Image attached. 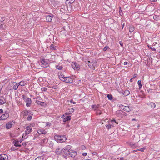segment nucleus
<instances>
[{"label":"nucleus","mask_w":160,"mask_h":160,"mask_svg":"<svg viewBox=\"0 0 160 160\" xmlns=\"http://www.w3.org/2000/svg\"><path fill=\"white\" fill-rule=\"evenodd\" d=\"M147 105L149 106L152 108H154L156 107L155 104L153 102L148 103Z\"/></svg>","instance_id":"22"},{"label":"nucleus","mask_w":160,"mask_h":160,"mask_svg":"<svg viewBox=\"0 0 160 160\" xmlns=\"http://www.w3.org/2000/svg\"><path fill=\"white\" fill-rule=\"evenodd\" d=\"M119 160H124V158L123 157H121Z\"/></svg>","instance_id":"61"},{"label":"nucleus","mask_w":160,"mask_h":160,"mask_svg":"<svg viewBox=\"0 0 160 160\" xmlns=\"http://www.w3.org/2000/svg\"><path fill=\"white\" fill-rule=\"evenodd\" d=\"M26 130L25 132V135L28 134L30 132L32 131V128H29V127H26Z\"/></svg>","instance_id":"15"},{"label":"nucleus","mask_w":160,"mask_h":160,"mask_svg":"<svg viewBox=\"0 0 160 160\" xmlns=\"http://www.w3.org/2000/svg\"><path fill=\"white\" fill-rule=\"evenodd\" d=\"M11 151H14L16 150V149L14 147H12L10 149Z\"/></svg>","instance_id":"49"},{"label":"nucleus","mask_w":160,"mask_h":160,"mask_svg":"<svg viewBox=\"0 0 160 160\" xmlns=\"http://www.w3.org/2000/svg\"><path fill=\"white\" fill-rule=\"evenodd\" d=\"M123 107V110L128 112H129L130 111L131 109L129 106H125V107Z\"/></svg>","instance_id":"24"},{"label":"nucleus","mask_w":160,"mask_h":160,"mask_svg":"<svg viewBox=\"0 0 160 160\" xmlns=\"http://www.w3.org/2000/svg\"><path fill=\"white\" fill-rule=\"evenodd\" d=\"M71 65L73 68L75 70H78L80 69V66L76 62H73L71 63Z\"/></svg>","instance_id":"5"},{"label":"nucleus","mask_w":160,"mask_h":160,"mask_svg":"<svg viewBox=\"0 0 160 160\" xmlns=\"http://www.w3.org/2000/svg\"><path fill=\"white\" fill-rule=\"evenodd\" d=\"M82 155L83 156H86L87 155V153L86 152H84L82 153Z\"/></svg>","instance_id":"56"},{"label":"nucleus","mask_w":160,"mask_h":160,"mask_svg":"<svg viewBox=\"0 0 160 160\" xmlns=\"http://www.w3.org/2000/svg\"><path fill=\"white\" fill-rule=\"evenodd\" d=\"M26 103V106L27 107H30L32 104V100L31 98H27L26 100H25L24 101Z\"/></svg>","instance_id":"7"},{"label":"nucleus","mask_w":160,"mask_h":160,"mask_svg":"<svg viewBox=\"0 0 160 160\" xmlns=\"http://www.w3.org/2000/svg\"><path fill=\"white\" fill-rule=\"evenodd\" d=\"M70 102H72L74 104H75L76 103L75 102H73V100H72V99L70 100Z\"/></svg>","instance_id":"53"},{"label":"nucleus","mask_w":160,"mask_h":160,"mask_svg":"<svg viewBox=\"0 0 160 160\" xmlns=\"http://www.w3.org/2000/svg\"><path fill=\"white\" fill-rule=\"evenodd\" d=\"M106 121H108V119H102V121H101V123H102V124H103L104 123H105V122Z\"/></svg>","instance_id":"41"},{"label":"nucleus","mask_w":160,"mask_h":160,"mask_svg":"<svg viewBox=\"0 0 160 160\" xmlns=\"http://www.w3.org/2000/svg\"><path fill=\"white\" fill-rule=\"evenodd\" d=\"M108 48H109V47H108L106 46L103 49V50L104 51H105L106 50H108Z\"/></svg>","instance_id":"48"},{"label":"nucleus","mask_w":160,"mask_h":160,"mask_svg":"<svg viewBox=\"0 0 160 160\" xmlns=\"http://www.w3.org/2000/svg\"><path fill=\"white\" fill-rule=\"evenodd\" d=\"M41 66L44 68H47L49 66V64L47 60L42 59L40 62Z\"/></svg>","instance_id":"4"},{"label":"nucleus","mask_w":160,"mask_h":160,"mask_svg":"<svg viewBox=\"0 0 160 160\" xmlns=\"http://www.w3.org/2000/svg\"><path fill=\"white\" fill-rule=\"evenodd\" d=\"M22 113L24 116H27L28 115V110H24L22 111Z\"/></svg>","instance_id":"28"},{"label":"nucleus","mask_w":160,"mask_h":160,"mask_svg":"<svg viewBox=\"0 0 160 160\" xmlns=\"http://www.w3.org/2000/svg\"><path fill=\"white\" fill-rule=\"evenodd\" d=\"M128 63V62H124L123 64L124 65H127Z\"/></svg>","instance_id":"57"},{"label":"nucleus","mask_w":160,"mask_h":160,"mask_svg":"<svg viewBox=\"0 0 160 160\" xmlns=\"http://www.w3.org/2000/svg\"><path fill=\"white\" fill-rule=\"evenodd\" d=\"M21 97L23 99L24 101H25V100H26V98H27V97L24 95H22Z\"/></svg>","instance_id":"46"},{"label":"nucleus","mask_w":160,"mask_h":160,"mask_svg":"<svg viewBox=\"0 0 160 160\" xmlns=\"http://www.w3.org/2000/svg\"><path fill=\"white\" fill-rule=\"evenodd\" d=\"M69 114H70V113H69V112H66V113H65V115H66V116H67V115H69Z\"/></svg>","instance_id":"59"},{"label":"nucleus","mask_w":160,"mask_h":160,"mask_svg":"<svg viewBox=\"0 0 160 160\" xmlns=\"http://www.w3.org/2000/svg\"><path fill=\"white\" fill-rule=\"evenodd\" d=\"M116 114L117 115L121 117L126 116V113L123 111L121 110H118L116 112Z\"/></svg>","instance_id":"6"},{"label":"nucleus","mask_w":160,"mask_h":160,"mask_svg":"<svg viewBox=\"0 0 160 160\" xmlns=\"http://www.w3.org/2000/svg\"><path fill=\"white\" fill-rule=\"evenodd\" d=\"M46 158L43 156H38L37 157L35 160H46Z\"/></svg>","instance_id":"21"},{"label":"nucleus","mask_w":160,"mask_h":160,"mask_svg":"<svg viewBox=\"0 0 160 160\" xmlns=\"http://www.w3.org/2000/svg\"><path fill=\"white\" fill-rule=\"evenodd\" d=\"M50 48L52 50H56V46L54 47L53 45L52 44L50 46Z\"/></svg>","instance_id":"37"},{"label":"nucleus","mask_w":160,"mask_h":160,"mask_svg":"<svg viewBox=\"0 0 160 160\" xmlns=\"http://www.w3.org/2000/svg\"><path fill=\"white\" fill-rule=\"evenodd\" d=\"M55 140L58 143L65 142L67 139L66 137L64 135H55L54 136Z\"/></svg>","instance_id":"1"},{"label":"nucleus","mask_w":160,"mask_h":160,"mask_svg":"<svg viewBox=\"0 0 160 160\" xmlns=\"http://www.w3.org/2000/svg\"><path fill=\"white\" fill-rule=\"evenodd\" d=\"M92 107L95 110H96L97 108H98V107L94 105H92Z\"/></svg>","instance_id":"45"},{"label":"nucleus","mask_w":160,"mask_h":160,"mask_svg":"<svg viewBox=\"0 0 160 160\" xmlns=\"http://www.w3.org/2000/svg\"><path fill=\"white\" fill-rule=\"evenodd\" d=\"M26 135H24V134H23L22 135V138H25V136Z\"/></svg>","instance_id":"62"},{"label":"nucleus","mask_w":160,"mask_h":160,"mask_svg":"<svg viewBox=\"0 0 160 160\" xmlns=\"http://www.w3.org/2000/svg\"><path fill=\"white\" fill-rule=\"evenodd\" d=\"M53 17V15L52 14L47 16L46 17V19L47 21L49 22H51Z\"/></svg>","instance_id":"17"},{"label":"nucleus","mask_w":160,"mask_h":160,"mask_svg":"<svg viewBox=\"0 0 160 160\" xmlns=\"http://www.w3.org/2000/svg\"><path fill=\"white\" fill-rule=\"evenodd\" d=\"M56 67L57 69L59 70H61L62 69V67L61 65H58L56 66Z\"/></svg>","instance_id":"35"},{"label":"nucleus","mask_w":160,"mask_h":160,"mask_svg":"<svg viewBox=\"0 0 160 160\" xmlns=\"http://www.w3.org/2000/svg\"><path fill=\"white\" fill-rule=\"evenodd\" d=\"M150 49H151L153 51H156V49L155 48H150Z\"/></svg>","instance_id":"58"},{"label":"nucleus","mask_w":160,"mask_h":160,"mask_svg":"<svg viewBox=\"0 0 160 160\" xmlns=\"http://www.w3.org/2000/svg\"><path fill=\"white\" fill-rule=\"evenodd\" d=\"M35 125V124L34 123H31L28 127H29V128H30L31 127H34Z\"/></svg>","instance_id":"43"},{"label":"nucleus","mask_w":160,"mask_h":160,"mask_svg":"<svg viewBox=\"0 0 160 160\" xmlns=\"http://www.w3.org/2000/svg\"><path fill=\"white\" fill-rule=\"evenodd\" d=\"M64 82H65L66 83H72L73 82V80L70 77H65Z\"/></svg>","instance_id":"14"},{"label":"nucleus","mask_w":160,"mask_h":160,"mask_svg":"<svg viewBox=\"0 0 160 160\" xmlns=\"http://www.w3.org/2000/svg\"><path fill=\"white\" fill-rule=\"evenodd\" d=\"M63 151L62 154H64L66 155L67 156H69L71 150H62Z\"/></svg>","instance_id":"19"},{"label":"nucleus","mask_w":160,"mask_h":160,"mask_svg":"<svg viewBox=\"0 0 160 160\" xmlns=\"http://www.w3.org/2000/svg\"><path fill=\"white\" fill-rule=\"evenodd\" d=\"M73 2H74L73 0H71V1H70L69 2H70V3H72Z\"/></svg>","instance_id":"63"},{"label":"nucleus","mask_w":160,"mask_h":160,"mask_svg":"<svg viewBox=\"0 0 160 160\" xmlns=\"http://www.w3.org/2000/svg\"><path fill=\"white\" fill-rule=\"evenodd\" d=\"M16 102L18 105H21V102L20 101V98L18 97L16 98Z\"/></svg>","instance_id":"30"},{"label":"nucleus","mask_w":160,"mask_h":160,"mask_svg":"<svg viewBox=\"0 0 160 160\" xmlns=\"http://www.w3.org/2000/svg\"><path fill=\"white\" fill-rule=\"evenodd\" d=\"M119 106L121 109H123V110L124 107H125V106H124L122 104H121Z\"/></svg>","instance_id":"50"},{"label":"nucleus","mask_w":160,"mask_h":160,"mask_svg":"<svg viewBox=\"0 0 160 160\" xmlns=\"http://www.w3.org/2000/svg\"><path fill=\"white\" fill-rule=\"evenodd\" d=\"M107 97L109 100H111L113 98L111 94H107Z\"/></svg>","instance_id":"38"},{"label":"nucleus","mask_w":160,"mask_h":160,"mask_svg":"<svg viewBox=\"0 0 160 160\" xmlns=\"http://www.w3.org/2000/svg\"><path fill=\"white\" fill-rule=\"evenodd\" d=\"M108 123L105 125L106 128L108 129H110L112 128V127H113L112 122L111 120L110 121H108Z\"/></svg>","instance_id":"9"},{"label":"nucleus","mask_w":160,"mask_h":160,"mask_svg":"<svg viewBox=\"0 0 160 160\" xmlns=\"http://www.w3.org/2000/svg\"><path fill=\"white\" fill-rule=\"evenodd\" d=\"M134 27L132 26H130L129 28V32H132L134 31Z\"/></svg>","instance_id":"32"},{"label":"nucleus","mask_w":160,"mask_h":160,"mask_svg":"<svg viewBox=\"0 0 160 160\" xmlns=\"http://www.w3.org/2000/svg\"><path fill=\"white\" fill-rule=\"evenodd\" d=\"M6 102L5 98L2 96H0V105H2Z\"/></svg>","instance_id":"13"},{"label":"nucleus","mask_w":160,"mask_h":160,"mask_svg":"<svg viewBox=\"0 0 160 160\" xmlns=\"http://www.w3.org/2000/svg\"><path fill=\"white\" fill-rule=\"evenodd\" d=\"M38 104H40L41 106H44V105H46V103L43 102L38 101Z\"/></svg>","instance_id":"39"},{"label":"nucleus","mask_w":160,"mask_h":160,"mask_svg":"<svg viewBox=\"0 0 160 160\" xmlns=\"http://www.w3.org/2000/svg\"><path fill=\"white\" fill-rule=\"evenodd\" d=\"M3 113V110L2 109H0V113Z\"/></svg>","instance_id":"60"},{"label":"nucleus","mask_w":160,"mask_h":160,"mask_svg":"<svg viewBox=\"0 0 160 160\" xmlns=\"http://www.w3.org/2000/svg\"><path fill=\"white\" fill-rule=\"evenodd\" d=\"M48 142V139L47 138H44L42 139L41 141V144L44 145Z\"/></svg>","instance_id":"26"},{"label":"nucleus","mask_w":160,"mask_h":160,"mask_svg":"<svg viewBox=\"0 0 160 160\" xmlns=\"http://www.w3.org/2000/svg\"><path fill=\"white\" fill-rule=\"evenodd\" d=\"M66 115H65V114H64L63 115H62V118L63 119V120H64V119H65V117H66Z\"/></svg>","instance_id":"51"},{"label":"nucleus","mask_w":160,"mask_h":160,"mask_svg":"<svg viewBox=\"0 0 160 160\" xmlns=\"http://www.w3.org/2000/svg\"><path fill=\"white\" fill-rule=\"evenodd\" d=\"M9 116V114L7 112L2 114L0 118V120L6 119Z\"/></svg>","instance_id":"8"},{"label":"nucleus","mask_w":160,"mask_h":160,"mask_svg":"<svg viewBox=\"0 0 160 160\" xmlns=\"http://www.w3.org/2000/svg\"><path fill=\"white\" fill-rule=\"evenodd\" d=\"M5 20V18H2L0 20L1 22H3Z\"/></svg>","instance_id":"52"},{"label":"nucleus","mask_w":160,"mask_h":160,"mask_svg":"<svg viewBox=\"0 0 160 160\" xmlns=\"http://www.w3.org/2000/svg\"><path fill=\"white\" fill-rule=\"evenodd\" d=\"M22 141V139H21L20 140L18 141L17 140H15L13 142V143L14 144V146L16 147H21V145L19 144H18L20 143Z\"/></svg>","instance_id":"11"},{"label":"nucleus","mask_w":160,"mask_h":160,"mask_svg":"<svg viewBox=\"0 0 160 160\" xmlns=\"http://www.w3.org/2000/svg\"><path fill=\"white\" fill-rule=\"evenodd\" d=\"M111 122H112V125L113 127H114L117 124H118V122H117L115 119H113L111 120Z\"/></svg>","instance_id":"29"},{"label":"nucleus","mask_w":160,"mask_h":160,"mask_svg":"<svg viewBox=\"0 0 160 160\" xmlns=\"http://www.w3.org/2000/svg\"><path fill=\"white\" fill-rule=\"evenodd\" d=\"M119 42L121 46L122 47L123 46V43L122 42V41H120Z\"/></svg>","instance_id":"54"},{"label":"nucleus","mask_w":160,"mask_h":160,"mask_svg":"<svg viewBox=\"0 0 160 160\" xmlns=\"http://www.w3.org/2000/svg\"><path fill=\"white\" fill-rule=\"evenodd\" d=\"M51 124L50 122H47L46 123V126L48 128H49V127H50V126H51Z\"/></svg>","instance_id":"42"},{"label":"nucleus","mask_w":160,"mask_h":160,"mask_svg":"<svg viewBox=\"0 0 160 160\" xmlns=\"http://www.w3.org/2000/svg\"><path fill=\"white\" fill-rule=\"evenodd\" d=\"M41 90L42 91H46L47 90V89L46 88L43 87L41 88Z\"/></svg>","instance_id":"44"},{"label":"nucleus","mask_w":160,"mask_h":160,"mask_svg":"<svg viewBox=\"0 0 160 160\" xmlns=\"http://www.w3.org/2000/svg\"><path fill=\"white\" fill-rule=\"evenodd\" d=\"M130 94V91L128 90H125L123 93V94L124 96H127L129 95Z\"/></svg>","instance_id":"25"},{"label":"nucleus","mask_w":160,"mask_h":160,"mask_svg":"<svg viewBox=\"0 0 160 160\" xmlns=\"http://www.w3.org/2000/svg\"><path fill=\"white\" fill-rule=\"evenodd\" d=\"M145 149V148H141V149H139L138 150H137L136 151L134 150V151H133L136 152V151H140L142 152H143Z\"/></svg>","instance_id":"40"},{"label":"nucleus","mask_w":160,"mask_h":160,"mask_svg":"<svg viewBox=\"0 0 160 160\" xmlns=\"http://www.w3.org/2000/svg\"><path fill=\"white\" fill-rule=\"evenodd\" d=\"M62 149L60 148H58L56 150V153L57 154H62Z\"/></svg>","instance_id":"23"},{"label":"nucleus","mask_w":160,"mask_h":160,"mask_svg":"<svg viewBox=\"0 0 160 160\" xmlns=\"http://www.w3.org/2000/svg\"><path fill=\"white\" fill-rule=\"evenodd\" d=\"M71 118V117L70 116H67L64 120V122H66L68 120H70Z\"/></svg>","instance_id":"31"},{"label":"nucleus","mask_w":160,"mask_h":160,"mask_svg":"<svg viewBox=\"0 0 160 160\" xmlns=\"http://www.w3.org/2000/svg\"><path fill=\"white\" fill-rule=\"evenodd\" d=\"M38 133L39 135L45 134L47 132L44 129H39L38 130Z\"/></svg>","instance_id":"18"},{"label":"nucleus","mask_w":160,"mask_h":160,"mask_svg":"<svg viewBox=\"0 0 160 160\" xmlns=\"http://www.w3.org/2000/svg\"><path fill=\"white\" fill-rule=\"evenodd\" d=\"M17 83L18 84V86L19 85H20L22 86H23L25 85L26 83L24 81H22L20 82L19 83Z\"/></svg>","instance_id":"33"},{"label":"nucleus","mask_w":160,"mask_h":160,"mask_svg":"<svg viewBox=\"0 0 160 160\" xmlns=\"http://www.w3.org/2000/svg\"><path fill=\"white\" fill-rule=\"evenodd\" d=\"M59 78L60 80L62 81H64L65 80V77L62 74V73H59L58 75Z\"/></svg>","instance_id":"20"},{"label":"nucleus","mask_w":160,"mask_h":160,"mask_svg":"<svg viewBox=\"0 0 160 160\" xmlns=\"http://www.w3.org/2000/svg\"><path fill=\"white\" fill-rule=\"evenodd\" d=\"M69 112L70 114L72 113L74 111V109L72 108H68Z\"/></svg>","instance_id":"36"},{"label":"nucleus","mask_w":160,"mask_h":160,"mask_svg":"<svg viewBox=\"0 0 160 160\" xmlns=\"http://www.w3.org/2000/svg\"><path fill=\"white\" fill-rule=\"evenodd\" d=\"M14 123L12 121L8 122L6 124V128L8 129L12 127Z\"/></svg>","instance_id":"10"},{"label":"nucleus","mask_w":160,"mask_h":160,"mask_svg":"<svg viewBox=\"0 0 160 160\" xmlns=\"http://www.w3.org/2000/svg\"><path fill=\"white\" fill-rule=\"evenodd\" d=\"M132 79L133 78H132L130 80V82H132Z\"/></svg>","instance_id":"64"},{"label":"nucleus","mask_w":160,"mask_h":160,"mask_svg":"<svg viewBox=\"0 0 160 160\" xmlns=\"http://www.w3.org/2000/svg\"><path fill=\"white\" fill-rule=\"evenodd\" d=\"M96 62L95 60L92 62L88 61L87 62V64H88L89 67L92 69H94L96 65Z\"/></svg>","instance_id":"3"},{"label":"nucleus","mask_w":160,"mask_h":160,"mask_svg":"<svg viewBox=\"0 0 160 160\" xmlns=\"http://www.w3.org/2000/svg\"><path fill=\"white\" fill-rule=\"evenodd\" d=\"M8 158V156L5 154H2L0 155V159L1 160H7Z\"/></svg>","instance_id":"12"},{"label":"nucleus","mask_w":160,"mask_h":160,"mask_svg":"<svg viewBox=\"0 0 160 160\" xmlns=\"http://www.w3.org/2000/svg\"><path fill=\"white\" fill-rule=\"evenodd\" d=\"M72 146L70 145H67L66 147H64L63 149H62V150H71V149H70L71 148Z\"/></svg>","instance_id":"27"},{"label":"nucleus","mask_w":160,"mask_h":160,"mask_svg":"<svg viewBox=\"0 0 160 160\" xmlns=\"http://www.w3.org/2000/svg\"><path fill=\"white\" fill-rule=\"evenodd\" d=\"M138 83L139 86V89H140L142 87L141 81L138 80Z\"/></svg>","instance_id":"34"},{"label":"nucleus","mask_w":160,"mask_h":160,"mask_svg":"<svg viewBox=\"0 0 160 160\" xmlns=\"http://www.w3.org/2000/svg\"><path fill=\"white\" fill-rule=\"evenodd\" d=\"M18 85L17 83L16 82H12L10 83L8 86V89L10 90H16L18 88Z\"/></svg>","instance_id":"2"},{"label":"nucleus","mask_w":160,"mask_h":160,"mask_svg":"<svg viewBox=\"0 0 160 160\" xmlns=\"http://www.w3.org/2000/svg\"><path fill=\"white\" fill-rule=\"evenodd\" d=\"M32 119V117L31 116H29L27 117V119L28 121H30Z\"/></svg>","instance_id":"47"},{"label":"nucleus","mask_w":160,"mask_h":160,"mask_svg":"<svg viewBox=\"0 0 160 160\" xmlns=\"http://www.w3.org/2000/svg\"><path fill=\"white\" fill-rule=\"evenodd\" d=\"M77 154V152L76 151L71 150L69 156L72 158H74L75 157V156H76Z\"/></svg>","instance_id":"16"},{"label":"nucleus","mask_w":160,"mask_h":160,"mask_svg":"<svg viewBox=\"0 0 160 160\" xmlns=\"http://www.w3.org/2000/svg\"><path fill=\"white\" fill-rule=\"evenodd\" d=\"M130 145L132 146V147H133L135 144H132V142H130Z\"/></svg>","instance_id":"55"}]
</instances>
